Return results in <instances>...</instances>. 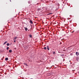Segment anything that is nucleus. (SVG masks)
Returning <instances> with one entry per match:
<instances>
[{
    "label": "nucleus",
    "instance_id": "nucleus-1",
    "mask_svg": "<svg viewBox=\"0 0 79 79\" xmlns=\"http://www.w3.org/2000/svg\"><path fill=\"white\" fill-rule=\"evenodd\" d=\"M76 55H77V56H78V55H79V53L78 52H76Z\"/></svg>",
    "mask_w": 79,
    "mask_h": 79
},
{
    "label": "nucleus",
    "instance_id": "nucleus-2",
    "mask_svg": "<svg viewBox=\"0 0 79 79\" xmlns=\"http://www.w3.org/2000/svg\"><path fill=\"white\" fill-rule=\"evenodd\" d=\"M30 23H31V24H33V22H32V21L31 20H30Z\"/></svg>",
    "mask_w": 79,
    "mask_h": 79
},
{
    "label": "nucleus",
    "instance_id": "nucleus-3",
    "mask_svg": "<svg viewBox=\"0 0 79 79\" xmlns=\"http://www.w3.org/2000/svg\"><path fill=\"white\" fill-rule=\"evenodd\" d=\"M8 60V58L7 57H6L5 58V60H6V61H7Z\"/></svg>",
    "mask_w": 79,
    "mask_h": 79
},
{
    "label": "nucleus",
    "instance_id": "nucleus-4",
    "mask_svg": "<svg viewBox=\"0 0 79 79\" xmlns=\"http://www.w3.org/2000/svg\"><path fill=\"white\" fill-rule=\"evenodd\" d=\"M17 38H18V37H15V38H14V40H16V39Z\"/></svg>",
    "mask_w": 79,
    "mask_h": 79
},
{
    "label": "nucleus",
    "instance_id": "nucleus-5",
    "mask_svg": "<svg viewBox=\"0 0 79 79\" xmlns=\"http://www.w3.org/2000/svg\"><path fill=\"white\" fill-rule=\"evenodd\" d=\"M47 50H50V48H49L48 46H47Z\"/></svg>",
    "mask_w": 79,
    "mask_h": 79
},
{
    "label": "nucleus",
    "instance_id": "nucleus-6",
    "mask_svg": "<svg viewBox=\"0 0 79 79\" xmlns=\"http://www.w3.org/2000/svg\"><path fill=\"white\" fill-rule=\"evenodd\" d=\"M9 52L10 53H11V52H12V50H9Z\"/></svg>",
    "mask_w": 79,
    "mask_h": 79
},
{
    "label": "nucleus",
    "instance_id": "nucleus-7",
    "mask_svg": "<svg viewBox=\"0 0 79 79\" xmlns=\"http://www.w3.org/2000/svg\"><path fill=\"white\" fill-rule=\"evenodd\" d=\"M29 37H30L31 38H32V35H29Z\"/></svg>",
    "mask_w": 79,
    "mask_h": 79
},
{
    "label": "nucleus",
    "instance_id": "nucleus-8",
    "mask_svg": "<svg viewBox=\"0 0 79 79\" xmlns=\"http://www.w3.org/2000/svg\"><path fill=\"white\" fill-rule=\"evenodd\" d=\"M25 31H27V28H26H26H25Z\"/></svg>",
    "mask_w": 79,
    "mask_h": 79
},
{
    "label": "nucleus",
    "instance_id": "nucleus-9",
    "mask_svg": "<svg viewBox=\"0 0 79 79\" xmlns=\"http://www.w3.org/2000/svg\"><path fill=\"white\" fill-rule=\"evenodd\" d=\"M24 65H26V66H27V64L26 63H24Z\"/></svg>",
    "mask_w": 79,
    "mask_h": 79
},
{
    "label": "nucleus",
    "instance_id": "nucleus-10",
    "mask_svg": "<svg viewBox=\"0 0 79 79\" xmlns=\"http://www.w3.org/2000/svg\"><path fill=\"white\" fill-rule=\"evenodd\" d=\"M7 46H9V45H10V44H9V43H7Z\"/></svg>",
    "mask_w": 79,
    "mask_h": 79
},
{
    "label": "nucleus",
    "instance_id": "nucleus-11",
    "mask_svg": "<svg viewBox=\"0 0 79 79\" xmlns=\"http://www.w3.org/2000/svg\"><path fill=\"white\" fill-rule=\"evenodd\" d=\"M7 43V41H6L4 43V44H6Z\"/></svg>",
    "mask_w": 79,
    "mask_h": 79
},
{
    "label": "nucleus",
    "instance_id": "nucleus-12",
    "mask_svg": "<svg viewBox=\"0 0 79 79\" xmlns=\"http://www.w3.org/2000/svg\"><path fill=\"white\" fill-rule=\"evenodd\" d=\"M44 50H46V49H47V47H44Z\"/></svg>",
    "mask_w": 79,
    "mask_h": 79
},
{
    "label": "nucleus",
    "instance_id": "nucleus-13",
    "mask_svg": "<svg viewBox=\"0 0 79 79\" xmlns=\"http://www.w3.org/2000/svg\"><path fill=\"white\" fill-rule=\"evenodd\" d=\"M52 13H49L48 14H47V15H52Z\"/></svg>",
    "mask_w": 79,
    "mask_h": 79
},
{
    "label": "nucleus",
    "instance_id": "nucleus-14",
    "mask_svg": "<svg viewBox=\"0 0 79 79\" xmlns=\"http://www.w3.org/2000/svg\"><path fill=\"white\" fill-rule=\"evenodd\" d=\"M52 53H53V54H55V52H52Z\"/></svg>",
    "mask_w": 79,
    "mask_h": 79
},
{
    "label": "nucleus",
    "instance_id": "nucleus-15",
    "mask_svg": "<svg viewBox=\"0 0 79 79\" xmlns=\"http://www.w3.org/2000/svg\"><path fill=\"white\" fill-rule=\"evenodd\" d=\"M7 50H8L9 49V47H7L6 48Z\"/></svg>",
    "mask_w": 79,
    "mask_h": 79
},
{
    "label": "nucleus",
    "instance_id": "nucleus-16",
    "mask_svg": "<svg viewBox=\"0 0 79 79\" xmlns=\"http://www.w3.org/2000/svg\"><path fill=\"white\" fill-rule=\"evenodd\" d=\"M14 50H16V48H15Z\"/></svg>",
    "mask_w": 79,
    "mask_h": 79
},
{
    "label": "nucleus",
    "instance_id": "nucleus-17",
    "mask_svg": "<svg viewBox=\"0 0 79 79\" xmlns=\"http://www.w3.org/2000/svg\"><path fill=\"white\" fill-rule=\"evenodd\" d=\"M74 32V31H72V33H73V32Z\"/></svg>",
    "mask_w": 79,
    "mask_h": 79
},
{
    "label": "nucleus",
    "instance_id": "nucleus-18",
    "mask_svg": "<svg viewBox=\"0 0 79 79\" xmlns=\"http://www.w3.org/2000/svg\"><path fill=\"white\" fill-rule=\"evenodd\" d=\"M16 42V40H15L14 41V42Z\"/></svg>",
    "mask_w": 79,
    "mask_h": 79
},
{
    "label": "nucleus",
    "instance_id": "nucleus-19",
    "mask_svg": "<svg viewBox=\"0 0 79 79\" xmlns=\"http://www.w3.org/2000/svg\"><path fill=\"white\" fill-rule=\"evenodd\" d=\"M10 2H11V0H10Z\"/></svg>",
    "mask_w": 79,
    "mask_h": 79
},
{
    "label": "nucleus",
    "instance_id": "nucleus-20",
    "mask_svg": "<svg viewBox=\"0 0 79 79\" xmlns=\"http://www.w3.org/2000/svg\"><path fill=\"white\" fill-rule=\"evenodd\" d=\"M78 73H79V71L78 72Z\"/></svg>",
    "mask_w": 79,
    "mask_h": 79
}]
</instances>
